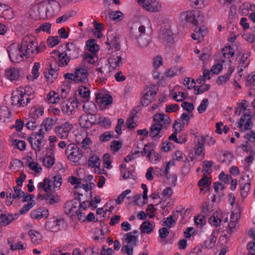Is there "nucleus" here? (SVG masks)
I'll return each mask as SVG.
<instances>
[{
    "instance_id": "obj_1",
    "label": "nucleus",
    "mask_w": 255,
    "mask_h": 255,
    "mask_svg": "<svg viewBox=\"0 0 255 255\" xmlns=\"http://www.w3.org/2000/svg\"><path fill=\"white\" fill-rule=\"evenodd\" d=\"M65 53L59 54V61L63 65H67L70 59L77 58L80 53L79 45L75 42H68L66 44Z\"/></svg>"
},
{
    "instance_id": "obj_2",
    "label": "nucleus",
    "mask_w": 255,
    "mask_h": 255,
    "mask_svg": "<svg viewBox=\"0 0 255 255\" xmlns=\"http://www.w3.org/2000/svg\"><path fill=\"white\" fill-rule=\"evenodd\" d=\"M238 104L239 105L238 107L242 111H246V112L241 117L239 121L238 122L239 128L242 129L244 126V123L246 120L247 121L244 125V131L251 129L253 128V124L252 122V118L250 115L251 112L250 110L247 109V108L249 105V102L244 100L242 101V103H238Z\"/></svg>"
},
{
    "instance_id": "obj_3",
    "label": "nucleus",
    "mask_w": 255,
    "mask_h": 255,
    "mask_svg": "<svg viewBox=\"0 0 255 255\" xmlns=\"http://www.w3.org/2000/svg\"><path fill=\"white\" fill-rule=\"evenodd\" d=\"M34 42L28 36H25L21 40L20 45H18L19 52L22 53V55L30 57L34 53Z\"/></svg>"
},
{
    "instance_id": "obj_4",
    "label": "nucleus",
    "mask_w": 255,
    "mask_h": 255,
    "mask_svg": "<svg viewBox=\"0 0 255 255\" xmlns=\"http://www.w3.org/2000/svg\"><path fill=\"white\" fill-rule=\"evenodd\" d=\"M155 88V85H150L144 88L142 91L143 96L140 100V102L143 106H148L157 94V92L154 90Z\"/></svg>"
},
{
    "instance_id": "obj_5",
    "label": "nucleus",
    "mask_w": 255,
    "mask_h": 255,
    "mask_svg": "<svg viewBox=\"0 0 255 255\" xmlns=\"http://www.w3.org/2000/svg\"><path fill=\"white\" fill-rule=\"evenodd\" d=\"M65 153L68 155V158L75 163L78 162L83 155L82 150L73 143L69 144L67 146Z\"/></svg>"
},
{
    "instance_id": "obj_6",
    "label": "nucleus",
    "mask_w": 255,
    "mask_h": 255,
    "mask_svg": "<svg viewBox=\"0 0 255 255\" xmlns=\"http://www.w3.org/2000/svg\"><path fill=\"white\" fill-rule=\"evenodd\" d=\"M138 3L146 10L156 12L161 9V5L159 0H137Z\"/></svg>"
},
{
    "instance_id": "obj_7",
    "label": "nucleus",
    "mask_w": 255,
    "mask_h": 255,
    "mask_svg": "<svg viewBox=\"0 0 255 255\" xmlns=\"http://www.w3.org/2000/svg\"><path fill=\"white\" fill-rule=\"evenodd\" d=\"M46 14L48 17H52L58 14L60 9V5L55 0L49 1L45 6Z\"/></svg>"
},
{
    "instance_id": "obj_8",
    "label": "nucleus",
    "mask_w": 255,
    "mask_h": 255,
    "mask_svg": "<svg viewBox=\"0 0 255 255\" xmlns=\"http://www.w3.org/2000/svg\"><path fill=\"white\" fill-rule=\"evenodd\" d=\"M64 221L63 219H58L53 218L49 219L45 225V229L50 232H57L59 230V226L63 224Z\"/></svg>"
},
{
    "instance_id": "obj_9",
    "label": "nucleus",
    "mask_w": 255,
    "mask_h": 255,
    "mask_svg": "<svg viewBox=\"0 0 255 255\" xmlns=\"http://www.w3.org/2000/svg\"><path fill=\"white\" fill-rule=\"evenodd\" d=\"M25 95V91L23 92L20 90H16L13 92L11 97L12 104L14 106H18V107H24L25 104V102L23 101Z\"/></svg>"
},
{
    "instance_id": "obj_10",
    "label": "nucleus",
    "mask_w": 255,
    "mask_h": 255,
    "mask_svg": "<svg viewBox=\"0 0 255 255\" xmlns=\"http://www.w3.org/2000/svg\"><path fill=\"white\" fill-rule=\"evenodd\" d=\"M9 58L10 61L13 63H19L22 61L23 56L22 54L19 55L18 51L15 49L14 44H11L7 49Z\"/></svg>"
},
{
    "instance_id": "obj_11",
    "label": "nucleus",
    "mask_w": 255,
    "mask_h": 255,
    "mask_svg": "<svg viewBox=\"0 0 255 255\" xmlns=\"http://www.w3.org/2000/svg\"><path fill=\"white\" fill-rule=\"evenodd\" d=\"M158 37L161 42L166 44L170 45L173 43V34L167 29L160 30Z\"/></svg>"
},
{
    "instance_id": "obj_12",
    "label": "nucleus",
    "mask_w": 255,
    "mask_h": 255,
    "mask_svg": "<svg viewBox=\"0 0 255 255\" xmlns=\"http://www.w3.org/2000/svg\"><path fill=\"white\" fill-rule=\"evenodd\" d=\"M145 31V27L143 25L140 26L138 28L131 27L129 32L130 38L137 40L140 37L143 36Z\"/></svg>"
},
{
    "instance_id": "obj_13",
    "label": "nucleus",
    "mask_w": 255,
    "mask_h": 255,
    "mask_svg": "<svg viewBox=\"0 0 255 255\" xmlns=\"http://www.w3.org/2000/svg\"><path fill=\"white\" fill-rule=\"evenodd\" d=\"M75 74L78 76V83H86L88 81L89 73L88 70L82 67H77Z\"/></svg>"
},
{
    "instance_id": "obj_14",
    "label": "nucleus",
    "mask_w": 255,
    "mask_h": 255,
    "mask_svg": "<svg viewBox=\"0 0 255 255\" xmlns=\"http://www.w3.org/2000/svg\"><path fill=\"white\" fill-rule=\"evenodd\" d=\"M119 37L117 35L111 36L109 33L107 34V41L106 42L107 48L111 50L113 48H118L119 44Z\"/></svg>"
},
{
    "instance_id": "obj_15",
    "label": "nucleus",
    "mask_w": 255,
    "mask_h": 255,
    "mask_svg": "<svg viewBox=\"0 0 255 255\" xmlns=\"http://www.w3.org/2000/svg\"><path fill=\"white\" fill-rule=\"evenodd\" d=\"M163 126L161 123H155L153 124L150 128V136L152 137H158L160 138L162 134L161 133Z\"/></svg>"
},
{
    "instance_id": "obj_16",
    "label": "nucleus",
    "mask_w": 255,
    "mask_h": 255,
    "mask_svg": "<svg viewBox=\"0 0 255 255\" xmlns=\"http://www.w3.org/2000/svg\"><path fill=\"white\" fill-rule=\"evenodd\" d=\"M5 75L11 81L16 80L19 76V69L15 67H10L5 71Z\"/></svg>"
},
{
    "instance_id": "obj_17",
    "label": "nucleus",
    "mask_w": 255,
    "mask_h": 255,
    "mask_svg": "<svg viewBox=\"0 0 255 255\" xmlns=\"http://www.w3.org/2000/svg\"><path fill=\"white\" fill-rule=\"evenodd\" d=\"M15 217L10 214H1L0 216V223L2 226H6L12 222L15 219L18 218V214L14 215Z\"/></svg>"
},
{
    "instance_id": "obj_18",
    "label": "nucleus",
    "mask_w": 255,
    "mask_h": 255,
    "mask_svg": "<svg viewBox=\"0 0 255 255\" xmlns=\"http://www.w3.org/2000/svg\"><path fill=\"white\" fill-rule=\"evenodd\" d=\"M96 97L97 100H100L99 103L101 104L108 106L112 103L113 98L111 96L109 95H103L100 93H97Z\"/></svg>"
},
{
    "instance_id": "obj_19",
    "label": "nucleus",
    "mask_w": 255,
    "mask_h": 255,
    "mask_svg": "<svg viewBox=\"0 0 255 255\" xmlns=\"http://www.w3.org/2000/svg\"><path fill=\"white\" fill-rule=\"evenodd\" d=\"M28 234L30 236L32 243L36 245L40 244L42 241V236L40 233L35 230H31L29 231Z\"/></svg>"
},
{
    "instance_id": "obj_20",
    "label": "nucleus",
    "mask_w": 255,
    "mask_h": 255,
    "mask_svg": "<svg viewBox=\"0 0 255 255\" xmlns=\"http://www.w3.org/2000/svg\"><path fill=\"white\" fill-rule=\"evenodd\" d=\"M218 232H216V231H213L210 237L205 241L204 246L206 248L211 249L214 247L216 241V234Z\"/></svg>"
},
{
    "instance_id": "obj_21",
    "label": "nucleus",
    "mask_w": 255,
    "mask_h": 255,
    "mask_svg": "<svg viewBox=\"0 0 255 255\" xmlns=\"http://www.w3.org/2000/svg\"><path fill=\"white\" fill-rule=\"evenodd\" d=\"M88 164L89 167L98 168L100 170V159L96 155H92L90 156L88 160Z\"/></svg>"
},
{
    "instance_id": "obj_22",
    "label": "nucleus",
    "mask_w": 255,
    "mask_h": 255,
    "mask_svg": "<svg viewBox=\"0 0 255 255\" xmlns=\"http://www.w3.org/2000/svg\"><path fill=\"white\" fill-rule=\"evenodd\" d=\"M234 71V67L230 66L229 68L228 71L226 74L218 77V80L217 81V84H221L223 83H226L228 80H229L230 76L231 75Z\"/></svg>"
},
{
    "instance_id": "obj_23",
    "label": "nucleus",
    "mask_w": 255,
    "mask_h": 255,
    "mask_svg": "<svg viewBox=\"0 0 255 255\" xmlns=\"http://www.w3.org/2000/svg\"><path fill=\"white\" fill-rule=\"evenodd\" d=\"M56 119L46 118L43 121L41 126H43L44 127L45 130L47 131L50 129L52 128V126L56 124Z\"/></svg>"
},
{
    "instance_id": "obj_24",
    "label": "nucleus",
    "mask_w": 255,
    "mask_h": 255,
    "mask_svg": "<svg viewBox=\"0 0 255 255\" xmlns=\"http://www.w3.org/2000/svg\"><path fill=\"white\" fill-rule=\"evenodd\" d=\"M205 142V138L203 136H202L200 140L198 141V144L194 147L195 153L196 155L199 156L202 154L204 149L203 145Z\"/></svg>"
},
{
    "instance_id": "obj_25",
    "label": "nucleus",
    "mask_w": 255,
    "mask_h": 255,
    "mask_svg": "<svg viewBox=\"0 0 255 255\" xmlns=\"http://www.w3.org/2000/svg\"><path fill=\"white\" fill-rule=\"evenodd\" d=\"M140 230L141 233L148 234L153 231V227L149 221H144L141 224Z\"/></svg>"
},
{
    "instance_id": "obj_26",
    "label": "nucleus",
    "mask_w": 255,
    "mask_h": 255,
    "mask_svg": "<svg viewBox=\"0 0 255 255\" xmlns=\"http://www.w3.org/2000/svg\"><path fill=\"white\" fill-rule=\"evenodd\" d=\"M210 87V85L208 84L205 85V87L203 88H202V86L198 87L195 86L194 85H192V84H191V86H188V89H191L192 88H194L195 91V94L199 95L204 92L208 91L209 90Z\"/></svg>"
},
{
    "instance_id": "obj_27",
    "label": "nucleus",
    "mask_w": 255,
    "mask_h": 255,
    "mask_svg": "<svg viewBox=\"0 0 255 255\" xmlns=\"http://www.w3.org/2000/svg\"><path fill=\"white\" fill-rule=\"evenodd\" d=\"M195 11L189 10L184 11L181 13V17L186 22H192L193 24L194 18Z\"/></svg>"
},
{
    "instance_id": "obj_28",
    "label": "nucleus",
    "mask_w": 255,
    "mask_h": 255,
    "mask_svg": "<svg viewBox=\"0 0 255 255\" xmlns=\"http://www.w3.org/2000/svg\"><path fill=\"white\" fill-rule=\"evenodd\" d=\"M124 17V14L119 10L113 11L109 13L110 18L117 21H121Z\"/></svg>"
},
{
    "instance_id": "obj_29",
    "label": "nucleus",
    "mask_w": 255,
    "mask_h": 255,
    "mask_svg": "<svg viewBox=\"0 0 255 255\" xmlns=\"http://www.w3.org/2000/svg\"><path fill=\"white\" fill-rule=\"evenodd\" d=\"M151 38L149 36H143L140 37L137 40L139 46L142 48L146 47L151 42Z\"/></svg>"
},
{
    "instance_id": "obj_30",
    "label": "nucleus",
    "mask_w": 255,
    "mask_h": 255,
    "mask_svg": "<svg viewBox=\"0 0 255 255\" xmlns=\"http://www.w3.org/2000/svg\"><path fill=\"white\" fill-rule=\"evenodd\" d=\"M87 46L89 47V50L95 54L99 50V47L96 43L95 39H90L86 42Z\"/></svg>"
},
{
    "instance_id": "obj_31",
    "label": "nucleus",
    "mask_w": 255,
    "mask_h": 255,
    "mask_svg": "<svg viewBox=\"0 0 255 255\" xmlns=\"http://www.w3.org/2000/svg\"><path fill=\"white\" fill-rule=\"evenodd\" d=\"M204 21V16L202 14L200 11H195L194 18L193 19V24L198 25L202 23Z\"/></svg>"
},
{
    "instance_id": "obj_32",
    "label": "nucleus",
    "mask_w": 255,
    "mask_h": 255,
    "mask_svg": "<svg viewBox=\"0 0 255 255\" xmlns=\"http://www.w3.org/2000/svg\"><path fill=\"white\" fill-rule=\"evenodd\" d=\"M250 56V53L249 52L243 53L240 59L239 66L244 68L248 67L250 63V61L248 60Z\"/></svg>"
},
{
    "instance_id": "obj_33",
    "label": "nucleus",
    "mask_w": 255,
    "mask_h": 255,
    "mask_svg": "<svg viewBox=\"0 0 255 255\" xmlns=\"http://www.w3.org/2000/svg\"><path fill=\"white\" fill-rule=\"evenodd\" d=\"M53 62L50 64V69H48V75H50L51 77L50 78V82H53L54 80H55L58 76L57 71L58 70V68L57 67H53Z\"/></svg>"
},
{
    "instance_id": "obj_34",
    "label": "nucleus",
    "mask_w": 255,
    "mask_h": 255,
    "mask_svg": "<svg viewBox=\"0 0 255 255\" xmlns=\"http://www.w3.org/2000/svg\"><path fill=\"white\" fill-rule=\"evenodd\" d=\"M44 113V108L40 106L38 108H34L32 112L30 113L31 118L32 120H36L39 117V115L42 116Z\"/></svg>"
},
{
    "instance_id": "obj_35",
    "label": "nucleus",
    "mask_w": 255,
    "mask_h": 255,
    "mask_svg": "<svg viewBox=\"0 0 255 255\" xmlns=\"http://www.w3.org/2000/svg\"><path fill=\"white\" fill-rule=\"evenodd\" d=\"M88 118V117L86 115H82L79 118V125L81 128H87L91 126Z\"/></svg>"
},
{
    "instance_id": "obj_36",
    "label": "nucleus",
    "mask_w": 255,
    "mask_h": 255,
    "mask_svg": "<svg viewBox=\"0 0 255 255\" xmlns=\"http://www.w3.org/2000/svg\"><path fill=\"white\" fill-rule=\"evenodd\" d=\"M39 187L43 189L44 191L46 192L51 191V186L50 185V180L47 178H45L43 182L39 183Z\"/></svg>"
},
{
    "instance_id": "obj_37",
    "label": "nucleus",
    "mask_w": 255,
    "mask_h": 255,
    "mask_svg": "<svg viewBox=\"0 0 255 255\" xmlns=\"http://www.w3.org/2000/svg\"><path fill=\"white\" fill-rule=\"evenodd\" d=\"M61 41V38L58 36H49L47 40L49 47L51 48L57 45Z\"/></svg>"
},
{
    "instance_id": "obj_38",
    "label": "nucleus",
    "mask_w": 255,
    "mask_h": 255,
    "mask_svg": "<svg viewBox=\"0 0 255 255\" xmlns=\"http://www.w3.org/2000/svg\"><path fill=\"white\" fill-rule=\"evenodd\" d=\"M62 126H59L55 128V132L57 135L61 138L66 137L68 134V131L65 130Z\"/></svg>"
},
{
    "instance_id": "obj_39",
    "label": "nucleus",
    "mask_w": 255,
    "mask_h": 255,
    "mask_svg": "<svg viewBox=\"0 0 255 255\" xmlns=\"http://www.w3.org/2000/svg\"><path fill=\"white\" fill-rule=\"evenodd\" d=\"M209 222L212 226L218 227L220 225L221 220L218 217L217 212L213 213V215L209 219Z\"/></svg>"
},
{
    "instance_id": "obj_40",
    "label": "nucleus",
    "mask_w": 255,
    "mask_h": 255,
    "mask_svg": "<svg viewBox=\"0 0 255 255\" xmlns=\"http://www.w3.org/2000/svg\"><path fill=\"white\" fill-rule=\"evenodd\" d=\"M240 186L241 196L243 199H244L247 196L248 192L250 189V182L244 183L243 186L240 184Z\"/></svg>"
},
{
    "instance_id": "obj_41",
    "label": "nucleus",
    "mask_w": 255,
    "mask_h": 255,
    "mask_svg": "<svg viewBox=\"0 0 255 255\" xmlns=\"http://www.w3.org/2000/svg\"><path fill=\"white\" fill-rule=\"evenodd\" d=\"M114 132L113 131H106L99 136V139L102 142L108 141L114 137Z\"/></svg>"
},
{
    "instance_id": "obj_42",
    "label": "nucleus",
    "mask_w": 255,
    "mask_h": 255,
    "mask_svg": "<svg viewBox=\"0 0 255 255\" xmlns=\"http://www.w3.org/2000/svg\"><path fill=\"white\" fill-rule=\"evenodd\" d=\"M43 163L44 166L47 168H50L55 163L54 156L45 155V157L43 159Z\"/></svg>"
},
{
    "instance_id": "obj_43",
    "label": "nucleus",
    "mask_w": 255,
    "mask_h": 255,
    "mask_svg": "<svg viewBox=\"0 0 255 255\" xmlns=\"http://www.w3.org/2000/svg\"><path fill=\"white\" fill-rule=\"evenodd\" d=\"M222 54L225 58H229L230 57L234 56L235 52L233 50L231 46H228L222 49Z\"/></svg>"
},
{
    "instance_id": "obj_44",
    "label": "nucleus",
    "mask_w": 255,
    "mask_h": 255,
    "mask_svg": "<svg viewBox=\"0 0 255 255\" xmlns=\"http://www.w3.org/2000/svg\"><path fill=\"white\" fill-rule=\"evenodd\" d=\"M48 100L51 103H56L59 101V95L54 91H50L47 96Z\"/></svg>"
},
{
    "instance_id": "obj_45",
    "label": "nucleus",
    "mask_w": 255,
    "mask_h": 255,
    "mask_svg": "<svg viewBox=\"0 0 255 255\" xmlns=\"http://www.w3.org/2000/svg\"><path fill=\"white\" fill-rule=\"evenodd\" d=\"M95 59H98L96 56V54L85 53L83 58V60L87 62L89 64H93L96 61Z\"/></svg>"
},
{
    "instance_id": "obj_46",
    "label": "nucleus",
    "mask_w": 255,
    "mask_h": 255,
    "mask_svg": "<svg viewBox=\"0 0 255 255\" xmlns=\"http://www.w3.org/2000/svg\"><path fill=\"white\" fill-rule=\"evenodd\" d=\"M209 105V101L207 98H204L201 101L200 105L197 107V111L199 113H204Z\"/></svg>"
},
{
    "instance_id": "obj_47",
    "label": "nucleus",
    "mask_w": 255,
    "mask_h": 255,
    "mask_svg": "<svg viewBox=\"0 0 255 255\" xmlns=\"http://www.w3.org/2000/svg\"><path fill=\"white\" fill-rule=\"evenodd\" d=\"M175 218V215H171L166 218V220L163 222L162 225L166 226L169 228H171L173 225L176 224L175 220L174 219Z\"/></svg>"
},
{
    "instance_id": "obj_48",
    "label": "nucleus",
    "mask_w": 255,
    "mask_h": 255,
    "mask_svg": "<svg viewBox=\"0 0 255 255\" xmlns=\"http://www.w3.org/2000/svg\"><path fill=\"white\" fill-rule=\"evenodd\" d=\"M210 184L211 182L209 181V179L206 176H204L203 177H202L200 180H199L198 183L199 186H206L207 187H205L206 190H209V186L210 185Z\"/></svg>"
},
{
    "instance_id": "obj_49",
    "label": "nucleus",
    "mask_w": 255,
    "mask_h": 255,
    "mask_svg": "<svg viewBox=\"0 0 255 255\" xmlns=\"http://www.w3.org/2000/svg\"><path fill=\"white\" fill-rule=\"evenodd\" d=\"M35 205V201L32 200L29 201L28 204L24 205L21 209L19 211V213L23 215L27 212L32 207Z\"/></svg>"
},
{
    "instance_id": "obj_50",
    "label": "nucleus",
    "mask_w": 255,
    "mask_h": 255,
    "mask_svg": "<svg viewBox=\"0 0 255 255\" xmlns=\"http://www.w3.org/2000/svg\"><path fill=\"white\" fill-rule=\"evenodd\" d=\"M115 55L117 59V66L120 67L123 64L122 60L126 58V53L124 51H120L119 53H116Z\"/></svg>"
},
{
    "instance_id": "obj_51",
    "label": "nucleus",
    "mask_w": 255,
    "mask_h": 255,
    "mask_svg": "<svg viewBox=\"0 0 255 255\" xmlns=\"http://www.w3.org/2000/svg\"><path fill=\"white\" fill-rule=\"evenodd\" d=\"M181 131V129H175L174 130V132L172 133L169 137H168L169 140H173L175 142L177 143H179V141L181 139L180 136H179L178 137H177V134L178 133H179Z\"/></svg>"
},
{
    "instance_id": "obj_52",
    "label": "nucleus",
    "mask_w": 255,
    "mask_h": 255,
    "mask_svg": "<svg viewBox=\"0 0 255 255\" xmlns=\"http://www.w3.org/2000/svg\"><path fill=\"white\" fill-rule=\"evenodd\" d=\"M14 193L12 194V197L13 199H20L24 195V192L21 189L14 186L13 187Z\"/></svg>"
},
{
    "instance_id": "obj_53",
    "label": "nucleus",
    "mask_w": 255,
    "mask_h": 255,
    "mask_svg": "<svg viewBox=\"0 0 255 255\" xmlns=\"http://www.w3.org/2000/svg\"><path fill=\"white\" fill-rule=\"evenodd\" d=\"M126 125L127 128L129 130L134 129L136 126V124L134 122V117L131 116L126 122Z\"/></svg>"
},
{
    "instance_id": "obj_54",
    "label": "nucleus",
    "mask_w": 255,
    "mask_h": 255,
    "mask_svg": "<svg viewBox=\"0 0 255 255\" xmlns=\"http://www.w3.org/2000/svg\"><path fill=\"white\" fill-rule=\"evenodd\" d=\"M219 178L225 183L228 184L230 181L232 180V177L231 175L225 174L224 172H222L219 175Z\"/></svg>"
},
{
    "instance_id": "obj_55",
    "label": "nucleus",
    "mask_w": 255,
    "mask_h": 255,
    "mask_svg": "<svg viewBox=\"0 0 255 255\" xmlns=\"http://www.w3.org/2000/svg\"><path fill=\"white\" fill-rule=\"evenodd\" d=\"M204 164L203 165L204 170L208 174H210L212 172L211 167L213 164L212 161H204Z\"/></svg>"
},
{
    "instance_id": "obj_56",
    "label": "nucleus",
    "mask_w": 255,
    "mask_h": 255,
    "mask_svg": "<svg viewBox=\"0 0 255 255\" xmlns=\"http://www.w3.org/2000/svg\"><path fill=\"white\" fill-rule=\"evenodd\" d=\"M131 190L130 189H127L124 192H123L116 200V202H117V203L118 204H120L123 201L126 195L129 194Z\"/></svg>"
},
{
    "instance_id": "obj_57",
    "label": "nucleus",
    "mask_w": 255,
    "mask_h": 255,
    "mask_svg": "<svg viewBox=\"0 0 255 255\" xmlns=\"http://www.w3.org/2000/svg\"><path fill=\"white\" fill-rule=\"evenodd\" d=\"M47 197V202L49 203V204L52 205L54 204L55 203H58L59 202V199L58 197V196H55L54 195H51V194H48V193H46Z\"/></svg>"
},
{
    "instance_id": "obj_58",
    "label": "nucleus",
    "mask_w": 255,
    "mask_h": 255,
    "mask_svg": "<svg viewBox=\"0 0 255 255\" xmlns=\"http://www.w3.org/2000/svg\"><path fill=\"white\" fill-rule=\"evenodd\" d=\"M114 252L111 248H107L106 246H103L102 248L100 255H112Z\"/></svg>"
},
{
    "instance_id": "obj_59",
    "label": "nucleus",
    "mask_w": 255,
    "mask_h": 255,
    "mask_svg": "<svg viewBox=\"0 0 255 255\" xmlns=\"http://www.w3.org/2000/svg\"><path fill=\"white\" fill-rule=\"evenodd\" d=\"M14 144L18 149L21 151H23L25 149L26 143L23 140L15 139L14 140Z\"/></svg>"
},
{
    "instance_id": "obj_60",
    "label": "nucleus",
    "mask_w": 255,
    "mask_h": 255,
    "mask_svg": "<svg viewBox=\"0 0 255 255\" xmlns=\"http://www.w3.org/2000/svg\"><path fill=\"white\" fill-rule=\"evenodd\" d=\"M181 107L184 110H186L188 112H191L194 109L193 104L187 102H183L181 104Z\"/></svg>"
},
{
    "instance_id": "obj_61",
    "label": "nucleus",
    "mask_w": 255,
    "mask_h": 255,
    "mask_svg": "<svg viewBox=\"0 0 255 255\" xmlns=\"http://www.w3.org/2000/svg\"><path fill=\"white\" fill-rule=\"evenodd\" d=\"M108 63L110 67H113L114 69H116V67H118L117 66V59L116 58V55L113 54L108 59Z\"/></svg>"
},
{
    "instance_id": "obj_62",
    "label": "nucleus",
    "mask_w": 255,
    "mask_h": 255,
    "mask_svg": "<svg viewBox=\"0 0 255 255\" xmlns=\"http://www.w3.org/2000/svg\"><path fill=\"white\" fill-rule=\"evenodd\" d=\"M126 238H125L126 242L128 244H130L132 242H136L137 237L135 236L132 235V233H128L125 235Z\"/></svg>"
},
{
    "instance_id": "obj_63",
    "label": "nucleus",
    "mask_w": 255,
    "mask_h": 255,
    "mask_svg": "<svg viewBox=\"0 0 255 255\" xmlns=\"http://www.w3.org/2000/svg\"><path fill=\"white\" fill-rule=\"evenodd\" d=\"M64 78L66 79H69L71 81H73L75 82H76L77 83H78V76H77L76 74L70 73H67L64 75Z\"/></svg>"
},
{
    "instance_id": "obj_64",
    "label": "nucleus",
    "mask_w": 255,
    "mask_h": 255,
    "mask_svg": "<svg viewBox=\"0 0 255 255\" xmlns=\"http://www.w3.org/2000/svg\"><path fill=\"white\" fill-rule=\"evenodd\" d=\"M83 89H78L79 94L83 98H88L90 94V91L86 87H83Z\"/></svg>"
}]
</instances>
